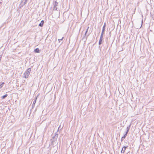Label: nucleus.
Masks as SVG:
<instances>
[{"label": "nucleus", "mask_w": 154, "mask_h": 154, "mask_svg": "<svg viewBox=\"0 0 154 154\" xmlns=\"http://www.w3.org/2000/svg\"><path fill=\"white\" fill-rule=\"evenodd\" d=\"M34 52L35 53H38L39 52V50L38 48H36L34 50Z\"/></svg>", "instance_id": "423d86ee"}, {"label": "nucleus", "mask_w": 154, "mask_h": 154, "mask_svg": "<svg viewBox=\"0 0 154 154\" xmlns=\"http://www.w3.org/2000/svg\"><path fill=\"white\" fill-rule=\"evenodd\" d=\"M105 26H106V23H105L104 24V25H103V27L102 31H105Z\"/></svg>", "instance_id": "0eeeda50"}, {"label": "nucleus", "mask_w": 154, "mask_h": 154, "mask_svg": "<svg viewBox=\"0 0 154 154\" xmlns=\"http://www.w3.org/2000/svg\"><path fill=\"white\" fill-rule=\"evenodd\" d=\"M86 32H88V29H86Z\"/></svg>", "instance_id": "412c9836"}, {"label": "nucleus", "mask_w": 154, "mask_h": 154, "mask_svg": "<svg viewBox=\"0 0 154 154\" xmlns=\"http://www.w3.org/2000/svg\"><path fill=\"white\" fill-rule=\"evenodd\" d=\"M44 23V21L43 20H42L40 23L38 25L39 26H40V27H42Z\"/></svg>", "instance_id": "39448f33"}, {"label": "nucleus", "mask_w": 154, "mask_h": 154, "mask_svg": "<svg viewBox=\"0 0 154 154\" xmlns=\"http://www.w3.org/2000/svg\"><path fill=\"white\" fill-rule=\"evenodd\" d=\"M63 38V37H62V38L61 39H59L58 40L60 41V40H62Z\"/></svg>", "instance_id": "f3484780"}, {"label": "nucleus", "mask_w": 154, "mask_h": 154, "mask_svg": "<svg viewBox=\"0 0 154 154\" xmlns=\"http://www.w3.org/2000/svg\"><path fill=\"white\" fill-rule=\"evenodd\" d=\"M88 32H85V36H86V34Z\"/></svg>", "instance_id": "a211bd4d"}, {"label": "nucleus", "mask_w": 154, "mask_h": 154, "mask_svg": "<svg viewBox=\"0 0 154 154\" xmlns=\"http://www.w3.org/2000/svg\"><path fill=\"white\" fill-rule=\"evenodd\" d=\"M89 27H88L87 29H88H88H89Z\"/></svg>", "instance_id": "aec40b11"}, {"label": "nucleus", "mask_w": 154, "mask_h": 154, "mask_svg": "<svg viewBox=\"0 0 154 154\" xmlns=\"http://www.w3.org/2000/svg\"><path fill=\"white\" fill-rule=\"evenodd\" d=\"M58 4V2H55L54 3V6H57V5Z\"/></svg>", "instance_id": "9d476101"}, {"label": "nucleus", "mask_w": 154, "mask_h": 154, "mask_svg": "<svg viewBox=\"0 0 154 154\" xmlns=\"http://www.w3.org/2000/svg\"><path fill=\"white\" fill-rule=\"evenodd\" d=\"M36 100H37V97H36L35 99L33 101V103H32V104H33V105H35L36 103Z\"/></svg>", "instance_id": "6e6552de"}, {"label": "nucleus", "mask_w": 154, "mask_h": 154, "mask_svg": "<svg viewBox=\"0 0 154 154\" xmlns=\"http://www.w3.org/2000/svg\"><path fill=\"white\" fill-rule=\"evenodd\" d=\"M103 37V35H101L100 38V39H102Z\"/></svg>", "instance_id": "2eb2a0df"}, {"label": "nucleus", "mask_w": 154, "mask_h": 154, "mask_svg": "<svg viewBox=\"0 0 154 154\" xmlns=\"http://www.w3.org/2000/svg\"><path fill=\"white\" fill-rule=\"evenodd\" d=\"M58 137V134L56 133L55 134L54 136L52 137V139L51 140V145H54L55 144Z\"/></svg>", "instance_id": "f257e3e1"}, {"label": "nucleus", "mask_w": 154, "mask_h": 154, "mask_svg": "<svg viewBox=\"0 0 154 154\" xmlns=\"http://www.w3.org/2000/svg\"><path fill=\"white\" fill-rule=\"evenodd\" d=\"M102 39H100L99 41V45H100L102 44Z\"/></svg>", "instance_id": "9b49d317"}, {"label": "nucleus", "mask_w": 154, "mask_h": 154, "mask_svg": "<svg viewBox=\"0 0 154 154\" xmlns=\"http://www.w3.org/2000/svg\"><path fill=\"white\" fill-rule=\"evenodd\" d=\"M131 125H129L127 127V131L125 132V134L124 135L123 137H122L121 139V141H122V140H123L124 139H125V138L126 137V136H127V134L129 131L130 129V127L131 126Z\"/></svg>", "instance_id": "7ed1b4c3"}, {"label": "nucleus", "mask_w": 154, "mask_h": 154, "mask_svg": "<svg viewBox=\"0 0 154 154\" xmlns=\"http://www.w3.org/2000/svg\"><path fill=\"white\" fill-rule=\"evenodd\" d=\"M104 32V31H103L102 30V32H101V35H103Z\"/></svg>", "instance_id": "dca6fc26"}, {"label": "nucleus", "mask_w": 154, "mask_h": 154, "mask_svg": "<svg viewBox=\"0 0 154 154\" xmlns=\"http://www.w3.org/2000/svg\"><path fill=\"white\" fill-rule=\"evenodd\" d=\"M5 84L4 82H2L0 85V88H2L3 85Z\"/></svg>", "instance_id": "ddd939ff"}, {"label": "nucleus", "mask_w": 154, "mask_h": 154, "mask_svg": "<svg viewBox=\"0 0 154 154\" xmlns=\"http://www.w3.org/2000/svg\"><path fill=\"white\" fill-rule=\"evenodd\" d=\"M126 148L127 146H124L122 149V150L121 151V153H124Z\"/></svg>", "instance_id": "20e7f679"}, {"label": "nucleus", "mask_w": 154, "mask_h": 154, "mask_svg": "<svg viewBox=\"0 0 154 154\" xmlns=\"http://www.w3.org/2000/svg\"><path fill=\"white\" fill-rule=\"evenodd\" d=\"M27 0H22V2H24V4L25 5V4H26L27 2Z\"/></svg>", "instance_id": "f8f14e48"}, {"label": "nucleus", "mask_w": 154, "mask_h": 154, "mask_svg": "<svg viewBox=\"0 0 154 154\" xmlns=\"http://www.w3.org/2000/svg\"><path fill=\"white\" fill-rule=\"evenodd\" d=\"M32 107L33 108V107H34L35 105H33V104H32Z\"/></svg>", "instance_id": "6ab92c4d"}, {"label": "nucleus", "mask_w": 154, "mask_h": 154, "mask_svg": "<svg viewBox=\"0 0 154 154\" xmlns=\"http://www.w3.org/2000/svg\"><path fill=\"white\" fill-rule=\"evenodd\" d=\"M8 95L7 94H5V95H4V96L2 97V99H3L5 98Z\"/></svg>", "instance_id": "1a4fd4ad"}, {"label": "nucleus", "mask_w": 154, "mask_h": 154, "mask_svg": "<svg viewBox=\"0 0 154 154\" xmlns=\"http://www.w3.org/2000/svg\"><path fill=\"white\" fill-rule=\"evenodd\" d=\"M31 71V69L29 68L24 73L23 77L27 78L29 75Z\"/></svg>", "instance_id": "f03ea898"}, {"label": "nucleus", "mask_w": 154, "mask_h": 154, "mask_svg": "<svg viewBox=\"0 0 154 154\" xmlns=\"http://www.w3.org/2000/svg\"><path fill=\"white\" fill-rule=\"evenodd\" d=\"M57 6H54V8H53L54 10H55V11L57 10Z\"/></svg>", "instance_id": "4468645a"}]
</instances>
